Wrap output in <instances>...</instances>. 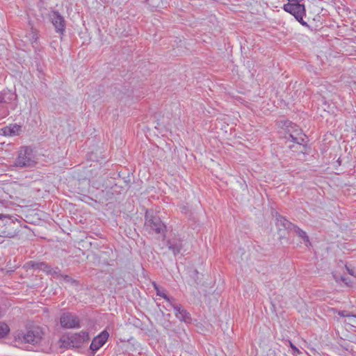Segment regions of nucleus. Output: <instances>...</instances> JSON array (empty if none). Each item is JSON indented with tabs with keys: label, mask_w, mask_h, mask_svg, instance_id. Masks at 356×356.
<instances>
[{
	"label": "nucleus",
	"mask_w": 356,
	"mask_h": 356,
	"mask_svg": "<svg viewBox=\"0 0 356 356\" xmlns=\"http://www.w3.org/2000/svg\"><path fill=\"white\" fill-rule=\"evenodd\" d=\"M109 335H97L90 344V349L92 351L98 350L107 341Z\"/></svg>",
	"instance_id": "9b49d317"
},
{
	"label": "nucleus",
	"mask_w": 356,
	"mask_h": 356,
	"mask_svg": "<svg viewBox=\"0 0 356 356\" xmlns=\"http://www.w3.org/2000/svg\"><path fill=\"white\" fill-rule=\"evenodd\" d=\"M7 101L5 99L4 95H0V103H6Z\"/></svg>",
	"instance_id": "b1692460"
},
{
	"label": "nucleus",
	"mask_w": 356,
	"mask_h": 356,
	"mask_svg": "<svg viewBox=\"0 0 356 356\" xmlns=\"http://www.w3.org/2000/svg\"><path fill=\"white\" fill-rule=\"evenodd\" d=\"M22 131V127L17 124H12L1 129L4 136H18Z\"/></svg>",
	"instance_id": "9d476101"
},
{
	"label": "nucleus",
	"mask_w": 356,
	"mask_h": 356,
	"mask_svg": "<svg viewBox=\"0 0 356 356\" xmlns=\"http://www.w3.org/2000/svg\"><path fill=\"white\" fill-rule=\"evenodd\" d=\"M35 163L33 149L30 147H22L15 161V165L18 168H30Z\"/></svg>",
	"instance_id": "f03ea898"
},
{
	"label": "nucleus",
	"mask_w": 356,
	"mask_h": 356,
	"mask_svg": "<svg viewBox=\"0 0 356 356\" xmlns=\"http://www.w3.org/2000/svg\"><path fill=\"white\" fill-rule=\"evenodd\" d=\"M289 2L285 3L283 6V9L291 14L296 19L300 18L302 19L304 15H305L306 10L304 4L300 3L298 0H289Z\"/></svg>",
	"instance_id": "39448f33"
},
{
	"label": "nucleus",
	"mask_w": 356,
	"mask_h": 356,
	"mask_svg": "<svg viewBox=\"0 0 356 356\" xmlns=\"http://www.w3.org/2000/svg\"><path fill=\"white\" fill-rule=\"evenodd\" d=\"M2 217H3V214H1V213H0V219H1V218H2Z\"/></svg>",
	"instance_id": "2f4dec72"
},
{
	"label": "nucleus",
	"mask_w": 356,
	"mask_h": 356,
	"mask_svg": "<svg viewBox=\"0 0 356 356\" xmlns=\"http://www.w3.org/2000/svg\"><path fill=\"white\" fill-rule=\"evenodd\" d=\"M296 20L298 22H299L300 23V24H302L303 26L307 27L310 30L313 31V29L311 28V25L308 24L307 22L304 21L303 17L302 18V19H300V18H298V19H296Z\"/></svg>",
	"instance_id": "5701e85b"
},
{
	"label": "nucleus",
	"mask_w": 356,
	"mask_h": 356,
	"mask_svg": "<svg viewBox=\"0 0 356 356\" xmlns=\"http://www.w3.org/2000/svg\"><path fill=\"white\" fill-rule=\"evenodd\" d=\"M44 272H46L47 274L54 276L56 278L60 277L62 276L60 273V269L58 267L51 268L47 264Z\"/></svg>",
	"instance_id": "dca6fc26"
},
{
	"label": "nucleus",
	"mask_w": 356,
	"mask_h": 356,
	"mask_svg": "<svg viewBox=\"0 0 356 356\" xmlns=\"http://www.w3.org/2000/svg\"><path fill=\"white\" fill-rule=\"evenodd\" d=\"M291 347L293 349V350H298L291 343Z\"/></svg>",
	"instance_id": "c756f323"
},
{
	"label": "nucleus",
	"mask_w": 356,
	"mask_h": 356,
	"mask_svg": "<svg viewBox=\"0 0 356 356\" xmlns=\"http://www.w3.org/2000/svg\"><path fill=\"white\" fill-rule=\"evenodd\" d=\"M347 270H348L350 275H354V272L353 270H350L348 268H347Z\"/></svg>",
	"instance_id": "cd10ccee"
},
{
	"label": "nucleus",
	"mask_w": 356,
	"mask_h": 356,
	"mask_svg": "<svg viewBox=\"0 0 356 356\" xmlns=\"http://www.w3.org/2000/svg\"><path fill=\"white\" fill-rule=\"evenodd\" d=\"M38 38L37 34H36V33H33V36H32V38H31V40H32L33 42H36V41H37V40H38Z\"/></svg>",
	"instance_id": "393cba45"
},
{
	"label": "nucleus",
	"mask_w": 356,
	"mask_h": 356,
	"mask_svg": "<svg viewBox=\"0 0 356 356\" xmlns=\"http://www.w3.org/2000/svg\"><path fill=\"white\" fill-rule=\"evenodd\" d=\"M294 224L289 222L287 219L281 215H276V226L279 229H284L291 231L292 230V228L294 227Z\"/></svg>",
	"instance_id": "1a4fd4ad"
},
{
	"label": "nucleus",
	"mask_w": 356,
	"mask_h": 356,
	"mask_svg": "<svg viewBox=\"0 0 356 356\" xmlns=\"http://www.w3.org/2000/svg\"><path fill=\"white\" fill-rule=\"evenodd\" d=\"M85 337L88 335H61L59 339L60 348H79L85 341Z\"/></svg>",
	"instance_id": "20e7f679"
},
{
	"label": "nucleus",
	"mask_w": 356,
	"mask_h": 356,
	"mask_svg": "<svg viewBox=\"0 0 356 356\" xmlns=\"http://www.w3.org/2000/svg\"><path fill=\"white\" fill-rule=\"evenodd\" d=\"M300 136H298L299 134H296V135L293 134H289V138L296 144V146L294 145H290L289 148L293 149V147H296V151H299L303 153L306 150V145H304V143H306L305 135H302V133H300Z\"/></svg>",
	"instance_id": "6e6552de"
},
{
	"label": "nucleus",
	"mask_w": 356,
	"mask_h": 356,
	"mask_svg": "<svg viewBox=\"0 0 356 356\" xmlns=\"http://www.w3.org/2000/svg\"><path fill=\"white\" fill-rule=\"evenodd\" d=\"M191 277L193 280V284L197 286L202 284V275L200 274L197 270L193 271Z\"/></svg>",
	"instance_id": "a211bd4d"
},
{
	"label": "nucleus",
	"mask_w": 356,
	"mask_h": 356,
	"mask_svg": "<svg viewBox=\"0 0 356 356\" xmlns=\"http://www.w3.org/2000/svg\"><path fill=\"white\" fill-rule=\"evenodd\" d=\"M145 218V227L149 234L155 233L165 237L166 226L159 216L154 215L152 211H147Z\"/></svg>",
	"instance_id": "f257e3e1"
},
{
	"label": "nucleus",
	"mask_w": 356,
	"mask_h": 356,
	"mask_svg": "<svg viewBox=\"0 0 356 356\" xmlns=\"http://www.w3.org/2000/svg\"><path fill=\"white\" fill-rule=\"evenodd\" d=\"M340 345L344 348L345 349L348 350L349 348V346L348 344H346V343H340Z\"/></svg>",
	"instance_id": "bb28decb"
},
{
	"label": "nucleus",
	"mask_w": 356,
	"mask_h": 356,
	"mask_svg": "<svg viewBox=\"0 0 356 356\" xmlns=\"http://www.w3.org/2000/svg\"><path fill=\"white\" fill-rule=\"evenodd\" d=\"M169 305L174 309L176 317L180 321L185 323L191 321L190 314L180 304H176L175 301H171Z\"/></svg>",
	"instance_id": "0eeeda50"
},
{
	"label": "nucleus",
	"mask_w": 356,
	"mask_h": 356,
	"mask_svg": "<svg viewBox=\"0 0 356 356\" xmlns=\"http://www.w3.org/2000/svg\"><path fill=\"white\" fill-rule=\"evenodd\" d=\"M99 334H108V332L107 331L106 329H105L103 331H102Z\"/></svg>",
	"instance_id": "c85d7f7f"
},
{
	"label": "nucleus",
	"mask_w": 356,
	"mask_h": 356,
	"mask_svg": "<svg viewBox=\"0 0 356 356\" xmlns=\"http://www.w3.org/2000/svg\"><path fill=\"white\" fill-rule=\"evenodd\" d=\"M291 231L294 232L301 239H302L306 246L311 245L309 238L305 231L296 225H294V227L292 228Z\"/></svg>",
	"instance_id": "ddd939ff"
},
{
	"label": "nucleus",
	"mask_w": 356,
	"mask_h": 356,
	"mask_svg": "<svg viewBox=\"0 0 356 356\" xmlns=\"http://www.w3.org/2000/svg\"><path fill=\"white\" fill-rule=\"evenodd\" d=\"M9 326L4 322H0V334H9Z\"/></svg>",
	"instance_id": "6ab92c4d"
},
{
	"label": "nucleus",
	"mask_w": 356,
	"mask_h": 356,
	"mask_svg": "<svg viewBox=\"0 0 356 356\" xmlns=\"http://www.w3.org/2000/svg\"><path fill=\"white\" fill-rule=\"evenodd\" d=\"M321 16L319 15H317L314 19L313 20L314 21H317V22H320L321 21Z\"/></svg>",
	"instance_id": "a878e982"
},
{
	"label": "nucleus",
	"mask_w": 356,
	"mask_h": 356,
	"mask_svg": "<svg viewBox=\"0 0 356 356\" xmlns=\"http://www.w3.org/2000/svg\"><path fill=\"white\" fill-rule=\"evenodd\" d=\"M338 315L342 317H349L352 316L349 312L346 310L339 311Z\"/></svg>",
	"instance_id": "4be33fe9"
},
{
	"label": "nucleus",
	"mask_w": 356,
	"mask_h": 356,
	"mask_svg": "<svg viewBox=\"0 0 356 356\" xmlns=\"http://www.w3.org/2000/svg\"><path fill=\"white\" fill-rule=\"evenodd\" d=\"M49 19L56 33L63 34L65 30V21L58 11L54 10L49 14Z\"/></svg>",
	"instance_id": "423d86ee"
},
{
	"label": "nucleus",
	"mask_w": 356,
	"mask_h": 356,
	"mask_svg": "<svg viewBox=\"0 0 356 356\" xmlns=\"http://www.w3.org/2000/svg\"><path fill=\"white\" fill-rule=\"evenodd\" d=\"M153 286L156 291V295L163 298L168 303H171V301L175 300L174 298L167 296L165 293V290H161L160 287L155 282L153 283Z\"/></svg>",
	"instance_id": "2eb2a0df"
},
{
	"label": "nucleus",
	"mask_w": 356,
	"mask_h": 356,
	"mask_svg": "<svg viewBox=\"0 0 356 356\" xmlns=\"http://www.w3.org/2000/svg\"><path fill=\"white\" fill-rule=\"evenodd\" d=\"M80 334H88V332H81Z\"/></svg>",
	"instance_id": "7c9ffc66"
},
{
	"label": "nucleus",
	"mask_w": 356,
	"mask_h": 356,
	"mask_svg": "<svg viewBox=\"0 0 356 356\" xmlns=\"http://www.w3.org/2000/svg\"><path fill=\"white\" fill-rule=\"evenodd\" d=\"M166 245L175 256L178 254L182 249V243L179 240H168Z\"/></svg>",
	"instance_id": "f8f14e48"
},
{
	"label": "nucleus",
	"mask_w": 356,
	"mask_h": 356,
	"mask_svg": "<svg viewBox=\"0 0 356 356\" xmlns=\"http://www.w3.org/2000/svg\"><path fill=\"white\" fill-rule=\"evenodd\" d=\"M26 334H44V331L39 325L33 323H29L26 325Z\"/></svg>",
	"instance_id": "4468645a"
},
{
	"label": "nucleus",
	"mask_w": 356,
	"mask_h": 356,
	"mask_svg": "<svg viewBox=\"0 0 356 356\" xmlns=\"http://www.w3.org/2000/svg\"><path fill=\"white\" fill-rule=\"evenodd\" d=\"M60 325L65 329H79L81 327V321L75 314L65 312L60 316Z\"/></svg>",
	"instance_id": "7ed1b4c3"
},
{
	"label": "nucleus",
	"mask_w": 356,
	"mask_h": 356,
	"mask_svg": "<svg viewBox=\"0 0 356 356\" xmlns=\"http://www.w3.org/2000/svg\"><path fill=\"white\" fill-rule=\"evenodd\" d=\"M27 265L29 268L33 269H40L42 270H45L47 268V264L44 262H37L35 261H30L27 263Z\"/></svg>",
	"instance_id": "f3484780"
},
{
	"label": "nucleus",
	"mask_w": 356,
	"mask_h": 356,
	"mask_svg": "<svg viewBox=\"0 0 356 356\" xmlns=\"http://www.w3.org/2000/svg\"><path fill=\"white\" fill-rule=\"evenodd\" d=\"M334 279L336 280V281H338L339 279H340L341 281H342L344 284H346V285H349V283L350 282V280L349 277H346L345 276H340L339 277L334 275Z\"/></svg>",
	"instance_id": "aec40b11"
},
{
	"label": "nucleus",
	"mask_w": 356,
	"mask_h": 356,
	"mask_svg": "<svg viewBox=\"0 0 356 356\" xmlns=\"http://www.w3.org/2000/svg\"><path fill=\"white\" fill-rule=\"evenodd\" d=\"M60 277H63V280L65 282H68V283H74L76 281L72 279L71 277H70L69 275H63Z\"/></svg>",
	"instance_id": "412c9836"
}]
</instances>
